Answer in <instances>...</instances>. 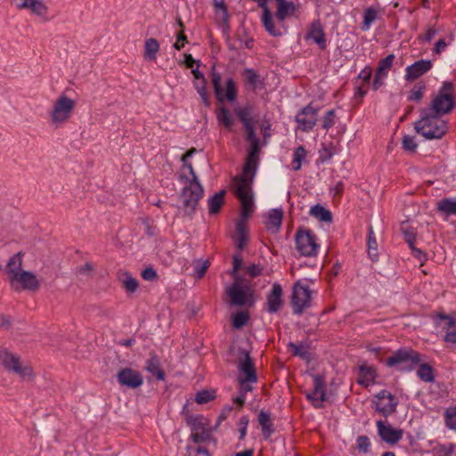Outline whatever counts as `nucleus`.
Masks as SVG:
<instances>
[{
	"label": "nucleus",
	"mask_w": 456,
	"mask_h": 456,
	"mask_svg": "<svg viewBox=\"0 0 456 456\" xmlns=\"http://www.w3.org/2000/svg\"><path fill=\"white\" fill-rule=\"evenodd\" d=\"M376 378V370L371 366L361 365L359 367V377L357 382L363 386L369 387L373 384Z\"/></svg>",
	"instance_id": "a878e982"
},
{
	"label": "nucleus",
	"mask_w": 456,
	"mask_h": 456,
	"mask_svg": "<svg viewBox=\"0 0 456 456\" xmlns=\"http://www.w3.org/2000/svg\"><path fill=\"white\" fill-rule=\"evenodd\" d=\"M313 379L314 389L312 392L306 393L305 395L314 407L322 408L327 398L324 378L320 374H314Z\"/></svg>",
	"instance_id": "ddd939ff"
},
{
	"label": "nucleus",
	"mask_w": 456,
	"mask_h": 456,
	"mask_svg": "<svg viewBox=\"0 0 456 456\" xmlns=\"http://www.w3.org/2000/svg\"><path fill=\"white\" fill-rule=\"evenodd\" d=\"M118 280L121 283L122 288L129 293H134L138 289L137 280L126 271H119L118 273Z\"/></svg>",
	"instance_id": "c85d7f7f"
},
{
	"label": "nucleus",
	"mask_w": 456,
	"mask_h": 456,
	"mask_svg": "<svg viewBox=\"0 0 456 456\" xmlns=\"http://www.w3.org/2000/svg\"><path fill=\"white\" fill-rule=\"evenodd\" d=\"M437 318L443 321H446V329L450 330L455 328L456 326V318L450 314H438Z\"/></svg>",
	"instance_id": "e2e57ef3"
},
{
	"label": "nucleus",
	"mask_w": 456,
	"mask_h": 456,
	"mask_svg": "<svg viewBox=\"0 0 456 456\" xmlns=\"http://www.w3.org/2000/svg\"><path fill=\"white\" fill-rule=\"evenodd\" d=\"M310 214L313 216L316 217L317 219H319L320 221H322V222L330 223L332 220V216H331L330 211H329L328 209H326L325 208H323L320 205H315V206L312 207V208L310 210Z\"/></svg>",
	"instance_id": "4c0bfd02"
},
{
	"label": "nucleus",
	"mask_w": 456,
	"mask_h": 456,
	"mask_svg": "<svg viewBox=\"0 0 456 456\" xmlns=\"http://www.w3.org/2000/svg\"><path fill=\"white\" fill-rule=\"evenodd\" d=\"M242 265V258L240 255H234L232 256V270L230 274L233 280H242L240 276L238 274L239 269Z\"/></svg>",
	"instance_id": "864d4df0"
},
{
	"label": "nucleus",
	"mask_w": 456,
	"mask_h": 456,
	"mask_svg": "<svg viewBox=\"0 0 456 456\" xmlns=\"http://www.w3.org/2000/svg\"><path fill=\"white\" fill-rule=\"evenodd\" d=\"M283 218V211L282 209H272L267 217V221L265 222V226L268 230H273V232H277L281 225Z\"/></svg>",
	"instance_id": "c756f323"
},
{
	"label": "nucleus",
	"mask_w": 456,
	"mask_h": 456,
	"mask_svg": "<svg viewBox=\"0 0 456 456\" xmlns=\"http://www.w3.org/2000/svg\"><path fill=\"white\" fill-rule=\"evenodd\" d=\"M408 362L415 364L419 362V354L411 348H401L387 359V365L393 367Z\"/></svg>",
	"instance_id": "f3484780"
},
{
	"label": "nucleus",
	"mask_w": 456,
	"mask_h": 456,
	"mask_svg": "<svg viewBox=\"0 0 456 456\" xmlns=\"http://www.w3.org/2000/svg\"><path fill=\"white\" fill-rule=\"evenodd\" d=\"M319 109L314 108L312 104L304 107L296 116L298 128L304 132L311 131L317 122Z\"/></svg>",
	"instance_id": "4468645a"
},
{
	"label": "nucleus",
	"mask_w": 456,
	"mask_h": 456,
	"mask_svg": "<svg viewBox=\"0 0 456 456\" xmlns=\"http://www.w3.org/2000/svg\"><path fill=\"white\" fill-rule=\"evenodd\" d=\"M456 107V90L453 83L445 81L439 89L437 94L430 102L429 108L433 114L443 117L449 114Z\"/></svg>",
	"instance_id": "7ed1b4c3"
},
{
	"label": "nucleus",
	"mask_w": 456,
	"mask_h": 456,
	"mask_svg": "<svg viewBox=\"0 0 456 456\" xmlns=\"http://www.w3.org/2000/svg\"><path fill=\"white\" fill-rule=\"evenodd\" d=\"M378 18V12L373 8H368L365 11L364 18H363V24L366 27L370 26L371 22L375 20Z\"/></svg>",
	"instance_id": "052dcab7"
},
{
	"label": "nucleus",
	"mask_w": 456,
	"mask_h": 456,
	"mask_svg": "<svg viewBox=\"0 0 456 456\" xmlns=\"http://www.w3.org/2000/svg\"><path fill=\"white\" fill-rule=\"evenodd\" d=\"M194 152H196V149L191 148L189 151H187V152L182 157V161L183 163V168L188 170L189 175L196 174L193 169L192 164L187 161L188 158H191Z\"/></svg>",
	"instance_id": "4d7b16f0"
},
{
	"label": "nucleus",
	"mask_w": 456,
	"mask_h": 456,
	"mask_svg": "<svg viewBox=\"0 0 456 456\" xmlns=\"http://www.w3.org/2000/svg\"><path fill=\"white\" fill-rule=\"evenodd\" d=\"M437 210L447 216L456 215V200L445 198L437 203Z\"/></svg>",
	"instance_id": "c9c22d12"
},
{
	"label": "nucleus",
	"mask_w": 456,
	"mask_h": 456,
	"mask_svg": "<svg viewBox=\"0 0 456 456\" xmlns=\"http://www.w3.org/2000/svg\"><path fill=\"white\" fill-rule=\"evenodd\" d=\"M245 77L248 84H250L253 87H256L257 80H258V76L253 69H246L245 70Z\"/></svg>",
	"instance_id": "0e129e2a"
},
{
	"label": "nucleus",
	"mask_w": 456,
	"mask_h": 456,
	"mask_svg": "<svg viewBox=\"0 0 456 456\" xmlns=\"http://www.w3.org/2000/svg\"><path fill=\"white\" fill-rule=\"evenodd\" d=\"M230 47L232 49H240V48H248L251 49L253 47V38L248 37L245 30H242L240 33H234L233 36H231L230 33L226 35Z\"/></svg>",
	"instance_id": "4be33fe9"
},
{
	"label": "nucleus",
	"mask_w": 456,
	"mask_h": 456,
	"mask_svg": "<svg viewBox=\"0 0 456 456\" xmlns=\"http://www.w3.org/2000/svg\"><path fill=\"white\" fill-rule=\"evenodd\" d=\"M305 38L313 40L321 49L326 48V38L323 30H309Z\"/></svg>",
	"instance_id": "ea45409f"
},
{
	"label": "nucleus",
	"mask_w": 456,
	"mask_h": 456,
	"mask_svg": "<svg viewBox=\"0 0 456 456\" xmlns=\"http://www.w3.org/2000/svg\"><path fill=\"white\" fill-rule=\"evenodd\" d=\"M372 75V69L370 67H365L358 75L356 78L357 83L362 81V84L369 85Z\"/></svg>",
	"instance_id": "13d9d810"
},
{
	"label": "nucleus",
	"mask_w": 456,
	"mask_h": 456,
	"mask_svg": "<svg viewBox=\"0 0 456 456\" xmlns=\"http://www.w3.org/2000/svg\"><path fill=\"white\" fill-rule=\"evenodd\" d=\"M216 119L219 125L224 126L228 130L232 129L233 125V119L230 114V111L225 107H220L216 111Z\"/></svg>",
	"instance_id": "f704fd0d"
},
{
	"label": "nucleus",
	"mask_w": 456,
	"mask_h": 456,
	"mask_svg": "<svg viewBox=\"0 0 456 456\" xmlns=\"http://www.w3.org/2000/svg\"><path fill=\"white\" fill-rule=\"evenodd\" d=\"M145 370L159 380L165 379V372L160 366V362L156 354H151V358L146 361Z\"/></svg>",
	"instance_id": "cd10ccee"
},
{
	"label": "nucleus",
	"mask_w": 456,
	"mask_h": 456,
	"mask_svg": "<svg viewBox=\"0 0 456 456\" xmlns=\"http://www.w3.org/2000/svg\"><path fill=\"white\" fill-rule=\"evenodd\" d=\"M417 375L421 380L425 382H431L434 380L433 369L427 363H422L419 365L417 370Z\"/></svg>",
	"instance_id": "79ce46f5"
},
{
	"label": "nucleus",
	"mask_w": 456,
	"mask_h": 456,
	"mask_svg": "<svg viewBox=\"0 0 456 456\" xmlns=\"http://www.w3.org/2000/svg\"><path fill=\"white\" fill-rule=\"evenodd\" d=\"M248 314L247 312H238L232 315V326L235 329H241L248 321Z\"/></svg>",
	"instance_id": "09e8293b"
},
{
	"label": "nucleus",
	"mask_w": 456,
	"mask_h": 456,
	"mask_svg": "<svg viewBox=\"0 0 456 456\" xmlns=\"http://www.w3.org/2000/svg\"><path fill=\"white\" fill-rule=\"evenodd\" d=\"M26 9L39 16L46 14L48 11V7L42 0H28Z\"/></svg>",
	"instance_id": "58836bf2"
},
{
	"label": "nucleus",
	"mask_w": 456,
	"mask_h": 456,
	"mask_svg": "<svg viewBox=\"0 0 456 456\" xmlns=\"http://www.w3.org/2000/svg\"><path fill=\"white\" fill-rule=\"evenodd\" d=\"M216 20L221 26H227L228 14L224 0H215Z\"/></svg>",
	"instance_id": "e433bc0d"
},
{
	"label": "nucleus",
	"mask_w": 456,
	"mask_h": 456,
	"mask_svg": "<svg viewBox=\"0 0 456 456\" xmlns=\"http://www.w3.org/2000/svg\"><path fill=\"white\" fill-rule=\"evenodd\" d=\"M215 398V393L208 390L198 392L195 396V401L199 404H204Z\"/></svg>",
	"instance_id": "603ef678"
},
{
	"label": "nucleus",
	"mask_w": 456,
	"mask_h": 456,
	"mask_svg": "<svg viewBox=\"0 0 456 456\" xmlns=\"http://www.w3.org/2000/svg\"><path fill=\"white\" fill-rule=\"evenodd\" d=\"M225 193V191L222 190L208 199V207L209 215H216L219 213L222 206L224 204Z\"/></svg>",
	"instance_id": "7c9ffc66"
},
{
	"label": "nucleus",
	"mask_w": 456,
	"mask_h": 456,
	"mask_svg": "<svg viewBox=\"0 0 456 456\" xmlns=\"http://www.w3.org/2000/svg\"><path fill=\"white\" fill-rule=\"evenodd\" d=\"M253 180V177L240 176L233 181L234 193L241 204L239 220L247 221L254 212L255 206L251 188Z\"/></svg>",
	"instance_id": "20e7f679"
},
{
	"label": "nucleus",
	"mask_w": 456,
	"mask_h": 456,
	"mask_svg": "<svg viewBox=\"0 0 456 456\" xmlns=\"http://www.w3.org/2000/svg\"><path fill=\"white\" fill-rule=\"evenodd\" d=\"M239 368L240 372L245 375L246 381L256 382L255 366L248 352H244V359L240 362Z\"/></svg>",
	"instance_id": "393cba45"
},
{
	"label": "nucleus",
	"mask_w": 456,
	"mask_h": 456,
	"mask_svg": "<svg viewBox=\"0 0 456 456\" xmlns=\"http://www.w3.org/2000/svg\"><path fill=\"white\" fill-rule=\"evenodd\" d=\"M245 139L250 143L248 152L247 161L243 168V175L241 176L253 177L256 172V166L258 162V154L260 151L259 140L256 135L255 130L249 135V132L246 133Z\"/></svg>",
	"instance_id": "6e6552de"
},
{
	"label": "nucleus",
	"mask_w": 456,
	"mask_h": 456,
	"mask_svg": "<svg viewBox=\"0 0 456 456\" xmlns=\"http://www.w3.org/2000/svg\"><path fill=\"white\" fill-rule=\"evenodd\" d=\"M445 423L449 428L456 430V408L446 410Z\"/></svg>",
	"instance_id": "6e6d98bb"
},
{
	"label": "nucleus",
	"mask_w": 456,
	"mask_h": 456,
	"mask_svg": "<svg viewBox=\"0 0 456 456\" xmlns=\"http://www.w3.org/2000/svg\"><path fill=\"white\" fill-rule=\"evenodd\" d=\"M306 156V151L304 146L297 147L293 154L292 168L296 171L299 170L302 166V161Z\"/></svg>",
	"instance_id": "37998d69"
},
{
	"label": "nucleus",
	"mask_w": 456,
	"mask_h": 456,
	"mask_svg": "<svg viewBox=\"0 0 456 456\" xmlns=\"http://www.w3.org/2000/svg\"><path fill=\"white\" fill-rule=\"evenodd\" d=\"M258 423L261 427L262 435L265 439H269L275 432L273 421L271 413L265 411H260L257 416Z\"/></svg>",
	"instance_id": "5701e85b"
},
{
	"label": "nucleus",
	"mask_w": 456,
	"mask_h": 456,
	"mask_svg": "<svg viewBox=\"0 0 456 456\" xmlns=\"http://www.w3.org/2000/svg\"><path fill=\"white\" fill-rule=\"evenodd\" d=\"M194 86L198 92V94L200 95L203 103L206 107L210 106V101L209 96L207 91V81L206 79H202L200 81H196L194 83Z\"/></svg>",
	"instance_id": "c03bdc74"
},
{
	"label": "nucleus",
	"mask_w": 456,
	"mask_h": 456,
	"mask_svg": "<svg viewBox=\"0 0 456 456\" xmlns=\"http://www.w3.org/2000/svg\"><path fill=\"white\" fill-rule=\"evenodd\" d=\"M395 60L394 54H388L387 57L381 59L377 67L376 72L384 76L387 75V72L391 69Z\"/></svg>",
	"instance_id": "a19ab883"
},
{
	"label": "nucleus",
	"mask_w": 456,
	"mask_h": 456,
	"mask_svg": "<svg viewBox=\"0 0 456 456\" xmlns=\"http://www.w3.org/2000/svg\"><path fill=\"white\" fill-rule=\"evenodd\" d=\"M117 379L121 386L132 389L141 387L143 383L142 375L138 370L131 368L120 370L117 374Z\"/></svg>",
	"instance_id": "dca6fc26"
},
{
	"label": "nucleus",
	"mask_w": 456,
	"mask_h": 456,
	"mask_svg": "<svg viewBox=\"0 0 456 456\" xmlns=\"http://www.w3.org/2000/svg\"><path fill=\"white\" fill-rule=\"evenodd\" d=\"M248 285H243L242 280H233L231 286L226 288V294L232 305H244L247 302Z\"/></svg>",
	"instance_id": "a211bd4d"
},
{
	"label": "nucleus",
	"mask_w": 456,
	"mask_h": 456,
	"mask_svg": "<svg viewBox=\"0 0 456 456\" xmlns=\"http://www.w3.org/2000/svg\"><path fill=\"white\" fill-rule=\"evenodd\" d=\"M378 434L380 438L389 444H397L403 437V431L393 428L383 420L377 421Z\"/></svg>",
	"instance_id": "6ab92c4d"
},
{
	"label": "nucleus",
	"mask_w": 456,
	"mask_h": 456,
	"mask_svg": "<svg viewBox=\"0 0 456 456\" xmlns=\"http://www.w3.org/2000/svg\"><path fill=\"white\" fill-rule=\"evenodd\" d=\"M370 441L367 436H359L356 440V448L360 452L368 453L370 452Z\"/></svg>",
	"instance_id": "8fccbe9b"
},
{
	"label": "nucleus",
	"mask_w": 456,
	"mask_h": 456,
	"mask_svg": "<svg viewBox=\"0 0 456 456\" xmlns=\"http://www.w3.org/2000/svg\"><path fill=\"white\" fill-rule=\"evenodd\" d=\"M76 102L66 94H61L53 102L49 112L50 123L55 126H62L72 116Z\"/></svg>",
	"instance_id": "39448f33"
},
{
	"label": "nucleus",
	"mask_w": 456,
	"mask_h": 456,
	"mask_svg": "<svg viewBox=\"0 0 456 456\" xmlns=\"http://www.w3.org/2000/svg\"><path fill=\"white\" fill-rule=\"evenodd\" d=\"M235 241L237 248L240 250H242L248 241V226L247 221L238 220L236 223V232H235Z\"/></svg>",
	"instance_id": "bb28decb"
},
{
	"label": "nucleus",
	"mask_w": 456,
	"mask_h": 456,
	"mask_svg": "<svg viewBox=\"0 0 456 456\" xmlns=\"http://www.w3.org/2000/svg\"><path fill=\"white\" fill-rule=\"evenodd\" d=\"M297 249L302 256H313L317 254L318 244L311 230L299 229L295 235Z\"/></svg>",
	"instance_id": "1a4fd4ad"
},
{
	"label": "nucleus",
	"mask_w": 456,
	"mask_h": 456,
	"mask_svg": "<svg viewBox=\"0 0 456 456\" xmlns=\"http://www.w3.org/2000/svg\"><path fill=\"white\" fill-rule=\"evenodd\" d=\"M239 379H240V383L239 393L246 395V394L248 392L252 390V387H251V385H249V383H252V382L246 381V378L241 377V376L239 378Z\"/></svg>",
	"instance_id": "69168bd1"
},
{
	"label": "nucleus",
	"mask_w": 456,
	"mask_h": 456,
	"mask_svg": "<svg viewBox=\"0 0 456 456\" xmlns=\"http://www.w3.org/2000/svg\"><path fill=\"white\" fill-rule=\"evenodd\" d=\"M188 424L191 426V437L194 443H205L211 439V433L202 422L201 416L190 417Z\"/></svg>",
	"instance_id": "2eb2a0df"
},
{
	"label": "nucleus",
	"mask_w": 456,
	"mask_h": 456,
	"mask_svg": "<svg viewBox=\"0 0 456 456\" xmlns=\"http://www.w3.org/2000/svg\"><path fill=\"white\" fill-rule=\"evenodd\" d=\"M425 90L426 86L424 83H417L410 91L408 101L419 102L424 95Z\"/></svg>",
	"instance_id": "de8ad7c7"
},
{
	"label": "nucleus",
	"mask_w": 456,
	"mask_h": 456,
	"mask_svg": "<svg viewBox=\"0 0 456 456\" xmlns=\"http://www.w3.org/2000/svg\"><path fill=\"white\" fill-rule=\"evenodd\" d=\"M312 291L309 287L300 280L296 281L291 295L293 313L298 315L302 314L306 308L310 307Z\"/></svg>",
	"instance_id": "423d86ee"
},
{
	"label": "nucleus",
	"mask_w": 456,
	"mask_h": 456,
	"mask_svg": "<svg viewBox=\"0 0 456 456\" xmlns=\"http://www.w3.org/2000/svg\"><path fill=\"white\" fill-rule=\"evenodd\" d=\"M372 403L375 405V411L386 418L395 412L398 404L397 399L385 389L375 395Z\"/></svg>",
	"instance_id": "9d476101"
},
{
	"label": "nucleus",
	"mask_w": 456,
	"mask_h": 456,
	"mask_svg": "<svg viewBox=\"0 0 456 456\" xmlns=\"http://www.w3.org/2000/svg\"><path fill=\"white\" fill-rule=\"evenodd\" d=\"M192 265L195 278L201 279L209 267V262L208 260L203 261L201 259H198L193 261Z\"/></svg>",
	"instance_id": "a18cd8bd"
},
{
	"label": "nucleus",
	"mask_w": 456,
	"mask_h": 456,
	"mask_svg": "<svg viewBox=\"0 0 456 456\" xmlns=\"http://www.w3.org/2000/svg\"><path fill=\"white\" fill-rule=\"evenodd\" d=\"M235 113L239 119L243 124V127L246 133L249 132V135L252 134V131L255 130L254 121L251 117L252 114V107L245 106L235 109Z\"/></svg>",
	"instance_id": "b1692460"
},
{
	"label": "nucleus",
	"mask_w": 456,
	"mask_h": 456,
	"mask_svg": "<svg viewBox=\"0 0 456 456\" xmlns=\"http://www.w3.org/2000/svg\"><path fill=\"white\" fill-rule=\"evenodd\" d=\"M288 347L293 355L298 356L306 362H309L311 360V354L306 345L290 342L288 345Z\"/></svg>",
	"instance_id": "72a5a7b5"
},
{
	"label": "nucleus",
	"mask_w": 456,
	"mask_h": 456,
	"mask_svg": "<svg viewBox=\"0 0 456 456\" xmlns=\"http://www.w3.org/2000/svg\"><path fill=\"white\" fill-rule=\"evenodd\" d=\"M403 233L405 241L409 244V247H412V245H414L415 240V233L413 232V231L403 227Z\"/></svg>",
	"instance_id": "338daca9"
},
{
	"label": "nucleus",
	"mask_w": 456,
	"mask_h": 456,
	"mask_svg": "<svg viewBox=\"0 0 456 456\" xmlns=\"http://www.w3.org/2000/svg\"><path fill=\"white\" fill-rule=\"evenodd\" d=\"M159 50V45L155 38L146 39L144 43V59L147 61H156Z\"/></svg>",
	"instance_id": "473e14b6"
},
{
	"label": "nucleus",
	"mask_w": 456,
	"mask_h": 456,
	"mask_svg": "<svg viewBox=\"0 0 456 456\" xmlns=\"http://www.w3.org/2000/svg\"><path fill=\"white\" fill-rule=\"evenodd\" d=\"M282 288L280 284H273L271 292L267 296V311L271 314L276 313L282 306Z\"/></svg>",
	"instance_id": "412c9836"
},
{
	"label": "nucleus",
	"mask_w": 456,
	"mask_h": 456,
	"mask_svg": "<svg viewBox=\"0 0 456 456\" xmlns=\"http://www.w3.org/2000/svg\"><path fill=\"white\" fill-rule=\"evenodd\" d=\"M432 66V61L429 60L417 61L406 68L405 79L407 81H413L429 71Z\"/></svg>",
	"instance_id": "aec40b11"
},
{
	"label": "nucleus",
	"mask_w": 456,
	"mask_h": 456,
	"mask_svg": "<svg viewBox=\"0 0 456 456\" xmlns=\"http://www.w3.org/2000/svg\"><path fill=\"white\" fill-rule=\"evenodd\" d=\"M211 76H212V83H213L214 91H215L217 100L219 102H223L225 97L229 102H233L237 96L236 85H235V82L233 81V79L229 78L226 81L225 95H224L223 88L221 86V82H222L221 75L218 72L215 71V69H213Z\"/></svg>",
	"instance_id": "9b49d317"
},
{
	"label": "nucleus",
	"mask_w": 456,
	"mask_h": 456,
	"mask_svg": "<svg viewBox=\"0 0 456 456\" xmlns=\"http://www.w3.org/2000/svg\"><path fill=\"white\" fill-rule=\"evenodd\" d=\"M180 182L183 184L179 194L180 208L187 215H191L195 212L200 200L203 197L204 189L200 183L196 174L187 175L181 174L179 176Z\"/></svg>",
	"instance_id": "f257e3e1"
},
{
	"label": "nucleus",
	"mask_w": 456,
	"mask_h": 456,
	"mask_svg": "<svg viewBox=\"0 0 456 456\" xmlns=\"http://www.w3.org/2000/svg\"><path fill=\"white\" fill-rule=\"evenodd\" d=\"M262 8H263V16H262L263 23H264L265 28H273L272 12L269 10V8L266 6V4Z\"/></svg>",
	"instance_id": "680f3d73"
},
{
	"label": "nucleus",
	"mask_w": 456,
	"mask_h": 456,
	"mask_svg": "<svg viewBox=\"0 0 456 456\" xmlns=\"http://www.w3.org/2000/svg\"><path fill=\"white\" fill-rule=\"evenodd\" d=\"M368 254L373 260L378 256V243L374 236L372 226L369 228Z\"/></svg>",
	"instance_id": "49530a36"
},
{
	"label": "nucleus",
	"mask_w": 456,
	"mask_h": 456,
	"mask_svg": "<svg viewBox=\"0 0 456 456\" xmlns=\"http://www.w3.org/2000/svg\"><path fill=\"white\" fill-rule=\"evenodd\" d=\"M249 419L248 416H242L238 422L240 431V440H243L247 435V428Z\"/></svg>",
	"instance_id": "bf43d9fd"
},
{
	"label": "nucleus",
	"mask_w": 456,
	"mask_h": 456,
	"mask_svg": "<svg viewBox=\"0 0 456 456\" xmlns=\"http://www.w3.org/2000/svg\"><path fill=\"white\" fill-rule=\"evenodd\" d=\"M0 359L4 367L9 370L18 374L24 380H31L34 373L30 366H23L20 362V356L13 354L8 351L0 353Z\"/></svg>",
	"instance_id": "0eeeda50"
},
{
	"label": "nucleus",
	"mask_w": 456,
	"mask_h": 456,
	"mask_svg": "<svg viewBox=\"0 0 456 456\" xmlns=\"http://www.w3.org/2000/svg\"><path fill=\"white\" fill-rule=\"evenodd\" d=\"M420 118L415 122V131L427 140L441 139L444 136L448 130L447 121L442 119L430 110L421 109Z\"/></svg>",
	"instance_id": "f03ea898"
},
{
	"label": "nucleus",
	"mask_w": 456,
	"mask_h": 456,
	"mask_svg": "<svg viewBox=\"0 0 456 456\" xmlns=\"http://www.w3.org/2000/svg\"><path fill=\"white\" fill-rule=\"evenodd\" d=\"M336 113L334 110H328L323 117L322 127L328 131L335 125Z\"/></svg>",
	"instance_id": "3c124183"
},
{
	"label": "nucleus",
	"mask_w": 456,
	"mask_h": 456,
	"mask_svg": "<svg viewBox=\"0 0 456 456\" xmlns=\"http://www.w3.org/2000/svg\"><path fill=\"white\" fill-rule=\"evenodd\" d=\"M22 253L18 252L13 255L7 262L6 265V273L8 274V279L13 278L15 273H20L21 266H22Z\"/></svg>",
	"instance_id": "2f4dec72"
},
{
	"label": "nucleus",
	"mask_w": 456,
	"mask_h": 456,
	"mask_svg": "<svg viewBox=\"0 0 456 456\" xmlns=\"http://www.w3.org/2000/svg\"><path fill=\"white\" fill-rule=\"evenodd\" d=\"M402 144L403 150L410 152H415L418 148L414 136L411 135H404L403 137Z\"/></svg>",
	"instance_id": "5fc2aeb1"
},
{
	"label": "nucleus",
	"mask_w": 456,
	"mask_h": 456,
	"mask_svg": "<svg viewBox=\"0 0 456 456\" xmlns=\"http://www.w3.org/2000/svg\"><path fill=\"white\" fill-rule=\"evenodd\" d=\"M10 283L17 290L37 291L40 288V283L36 275L28 271H21L20 273H15L13 278H10Z\"/></svg>",
	"instance_id": "f8f14e48"
},
{
	"label": "nucleus",
	"mask_w": 456,
	"mask_h": 456,
	"mask_svg": "<svg viewBox=\"0 0 456 456\" xmlns=\"http://www.w3.org/2000/svg\"><path fill=\"white\" fill-rule=\"evenodd\" d=\"M142 277L145 281H153L157 278V273L153 268L148 267L142 271Z\"/></svg>",
	"instance_id": "774afa93"
}]
</instances>
